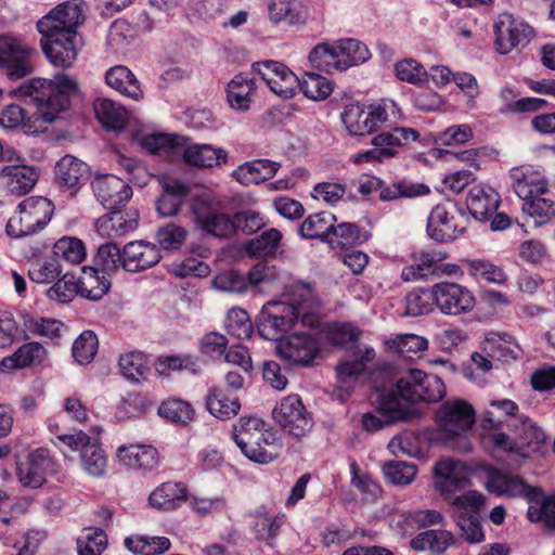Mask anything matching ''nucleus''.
<instances>
[{
    "label": "nucleus",
    "instance_id": "obj_55",
    "mask_svg": "<svg viewBox=\"0 0 555 555\" xmlns=\"http://www.w3.org/2000/svg\"><path fill=\"white\" fill-rule=\"evenodd\" d=\"M46 295L50 300L60 304L72 301L76 295H79L76 276L68 272L62 273V275L55 280L54 284L47 289Z\"/></svg>",
    "mask_w": 555,
    "mask_h": 555
},
{
    "label": "nucleus",
    "instance_id": "obj_63",
    "mask_svg": "<svg viewBox=\"0 0 555 555\" xmlns=\"http://www.w3.org/2000/svg\"><path fill=\"white\" fill-rule=\"evenodd\" d=\"M505 337L509 338L507 335H504V337L495 335L487 338L485 350L490 357L504 362L516 360L519 356V348L517 345L512 344Z\"/></svg>",
    "mask_w": 555,
    "mask_h": 555
},
{
    "label": "nucleus",
    "instance_id": "obj_18",
    "mask_svg": "<svg viewBox=\"0 0 555 555\" xmlns=\"http://www.w3.org/2000/svg\"><path fill=\"white\" fill-rule=\"evenodd\" d=\"M253 68L273 93L284 99L294 96L299 78L286 65L276 61H266L254 64Z\"/></svg>",
    "mask_w": 555,
    "mask_h": 555
},
{
    "label": "nucleus",
    "instance_id": "obj_22",
    "mask_svg": "<svg viewBox=\"0 0 555 555\" xmlns=\"http://www.w3.org/2000/svg\"><path fill=\"white\" fill-rule=\"evenodd\" d=\"M116 455L122 465L141 474L150 473L160 464L158 450L154 446L146 443L120 446L117 449Z\"/></svg>",
    "mask_w": 555,
    "mask_h": 555
},
{
    "label": "nucleus",
    "instance_id": "obj_56",
    "mask_svg": "<svg viewBox=\"0 0 555 555\" xmlns=\"http://www.w3.org/2000/svg\"><path fill=\"white\" fill-rule=\"evenodd\" d=\"M94 264L103 273L115 272L119 267L124 269V249L120 250L115 243H105L98 248Z\"/></svg>",
    "mask_w": 555,
    "mask_h": 555
},
{
    "label": "nucleus",
    "instance_id": "obj_44",
    "mask_svg": "<svg viewBox=\"0 0 555 555\" xmlns=\"http://www.w3.org/2000/svg\"><path fill=\"white\" fill-rule=\"evenodd\" d=\"M284 521V515H271L264 511H257L254 515L253 531L258 540L273 547L275 538Z\"/></svg>",
    "mask_w": 555,
    "mask_h": 555
},
{
    "label": "nucleus",
    "instance_id": "obj_3",
    "mask_svg": "<svg viewBox=\"0 0 555 555\" xmlns=\"http://www.w3.org/2000/svg\"><path fill=\"white\" fill-rule=\"evenodd\" d=\"M437 427L428 433L431 443L469 452L472 450L467 433L475 423L473 405L463 399L443 402L436 414Z\"/></svg>",
    "mask_w": 555,
    "mask_h": 555
},
{
    "label": "nucleus",
    "instance_id": "obj_21",
    "mask_svg": "<svg viewBox=\"0 0 555 555\" xmlns=\"http://www.w3.org/2000/svg\"><path fill=\"white\" fill-rule=\"evenodd\" d=\"M486 488L499 496L527 498L529 502L537 496L534 488L529 486L520 476L503 469L492 468L487 474Z\"/></svg>",
    "mask_w": 555,
    "mask_h": 555
},
{
    "label": "nucleus",
    "instance_id": "obj_45",
    "mask_svg": "<svg viewBox=\"0 0 555 555\" xmlns=\"http://www.w3.org/2000/svg\"><path fill=\"white\" fill-rule=\"evenodd\" d=\"M206 406L211 415L224 421L238 413L241 403L237 398H230L224 390L214 388L206 398Z\"/></svg>",
    "mask_w": 555,
    "mask_h": 555
},
{
    "label": "nucleus",
    "instance_id": "obj_5",
    "mask_svg": "<svg viewBox=\"0 0 555 555\" xmlns=\"http://www.w3.org/2000/svg\"><path fill=\"white\" fill-rule=\"evenodd\" d=\"M233 439L242 453L253 462L267 464L278 456L280 439L260 417H240L233 425Z\"/></svg>",
    "mask_w": 555,
    "mask_h": 555
},
{
    "label": "nucleus",
    "instance_id": "obj_28",
    "mask_svg": "<svg viewBox=\"0 0 555 555\" xmlns=\"http://www.w3.org/2000/svg\"><path fill=\"white\" fill-rule=\"evenodd\" d=\"M50 467L51 459L48 451L37 449L17 464V477L23 486L36 489L44 483Z\"/></svg>",
    "mask_w": 555,
    "mask_h": 555
},
{
    "label": "nucleus",
    "instance_id": "obj_58",
    "mask_svg": "<svg viewBox=\"0 0 555 555\" xmlns=\"http://www.w3.org/2000/svg\"><path fill=\"white\" fill-rule=\"evenodd\" d=\"M224 327L229 335L237 339L248 338L253 333L249 315L241 308H232L229 310L224 320Z\"/></svg>",
    "mask_w": 555,
    "mask_h": 555
},
{
    "label": "nucleus",
    "instance_id": "obj_25",
    "mask_svg": "<svg viewBox=\"0 0 555 555\" xmlns=\"http://www.w3.org/2000/svg\"><path fill=\"white\" fill-rule=\"evenodd\" d=\"M162 259L157 245L145 241L129 242L124 246V270L141 272L147 270Z\"/></svg>",
    "mask_w": 555,
    "mask_h": 555
},
{
    "label": "nucleus",
    "instance_id": "obj_49",
    "mask_svg": "<svg viewBox=\"0 0 555 555\" xmlns=\"http://www.w3.org/2000/svg\"><path fill=\"white\" fill-rule=\"evenodd\" d=\"M255 80L246 75H236L228 85L227 96L230 105L236 109H247L254 93Z\"/></svg>",
    "mask_w": 555,
    "mask_h": 555
},
{
    "label": "nucleus",
    "instance_id": "obj_4",
    "mask_svg": "<svg viewBox=\"0 0 555 555\" xmlns=\"http://www.w3.org/2000/svg\"><path fill=\"white\" fill-rule=\"evenodd\" d=\"M37 29L42 36L41 49L48 60L55 67H70L82 46L78 31L68 28L65 22L51 11L37 22Z\"/></svg>",
    "mask_w": 555,
    "mask_h": 555
},
{
    "label": "nucleus",
    "instance_id": "obj_12",
    "mask_svg": "<svg viewBox=\"0 0 555 555\" xmlns=\"http://www.w3.org/2000/svg\"><path fill=\"white\" fill-rule=\"evenodd\" d=\"M377 408L382 417L372 413H366L362 417L363 428L367 431H376L386 425L406 422L416 416L415 411L403 403L393 390L384 391L378 396Z\"/></svg>",
    "mask_w": 555,
    "mask_h": 555
},
{
    "label": "nucleus",
    "instance_id": "obj_39",
    "mask_svg": "<svg viewBox=\"0 0 555 555\" xmlns=\"http://www.w3.org/2000/svg\"><path fill=\"white\" fill-rule=\"evenodd\" d=\"M79 295L89 300L101 299L111 287V281L98 268H83L82 275L77 279Z\"/></svg>",
    "mask_w": 555,
    "mask_h": 555
},
{
    "label": "nucleus",
    "instance_id": "obj_59",
    "mask_svg": "<svg viewBox=\"0 0 555 555\" xmlns=\"http://www.w3.org/2000/svg\"><path fill=\"white\" fill-rule=\"evenodd\" d=\"M282 240V233L276 229L263 231L260 235L246 243V250L249 255L260 257L275 251Z\"/></svg>",
    "mask_w": 555,
    "mask_h": 555
},
{
    "label": "nucleus",
    "instance_id": "obj_62",
    "mask_svg": "<svg viewBox=\"0 0 555 555\" xmlns=\"http://www.w3.org/2000/svg\"><path fill=\"white\" fill-rule=\"evenodd\" d=\"M98 346L96 335L91 331H85L73 344V357L79 364H88L96 354Z\"/></svg>",
    "mask_w": 555,
    "mask_h": 555
},
{
    "label": "nucleus",
    "instance_id": "obj_14",
    "mask_svg": "<svg viewBox=\"0 0 555 555\" xmlns=\"http://www.w3.org/2000/svg\"><path fill=\"white\" fill-rule=\"evenodd\" d=\"M494 44L501 54H507L518 47H525L533 37V28L525 21L509 13L499 15L493 26Z\"/></svg>",
    "mask_w": 555,
    "mask_h": 555
},
{
    "label": "nucleus",
    "instance_id": "obj_35",
    "mask_svg": "<svg viewBox=\"0 0 555 555\" xmlns=\"http://www.w3.org/2000/svg\"><path fill=\"white\" fill-rule=\"evenodd\" d=\"M44 357V347L37 341H30L18 347L11 356L3 358L0 367L3 371L25 369L40 364Z\"/></svg>",
    "mask_w": 555,
    "mask_h": 555
},
{
    "label": "nucleus",
    "instance_id": "obj_24",
    "mask_svg": "<svg viewBox=\"0 0 555 555\" xmlns=\"http://www.w3.org/2000/svg\"><path fill=\"white\" fill-rule=\"evenodd\" d=\"M39 178L37 169L26 165H8L0 171V186L10 195L23 196L29 193Z\"/></svg>",
    "mask_w": 555,
    "mask_h": 555
},
{
    "label": "nucleus",
    "instance_id": "obj_32",
    "mask_svg": "<svg viewBox=\"0 0 555 555\" xmlns=\"http://www.w3.org/2000/svg\"><path fill=\"white\" fill-rule=\"evenodd\" d=\"M280 164L270 159H254L238 166L232 176L244 185L259 184L275 176Z\"/></svg>",
    "mask_w": 555,
    "mask_h": 555
},
{
    "label": "nucleus",
    "instance_id": "obj_61",
    "mask_svg": "<svg viewBox=\"0 0 555 555\" xmlns=\"http://www.w3.org/2000/svg\"><path fill=\"white\" fill-rule=\"evenodd\" d=\"M24 326L34 335L56 338L60 336L63 323L55 319L34 317L31 314L23 315Z\"/></svg>",
    "mask_w": 555,
    "mask_h": 555
},
{
    "label": "nucleus",
    "instance_id": "obj_9",
    "mask_svg": "<svg viewBox=\"0 0 555 555\" xmlns=\"http://www.w3.org/2000/svg\"><path fill=\"white\" fill-rule=\"evenodd\" d=\"M53 443L61 450V444L80 453L82 469L92 477H103L107 470V457L99 443L92 442L90 436L79 431L56 436Z\"/></svg>",
    "mask_w": 555,
    "mask_h": 555
},
{
    "label": "nucleus",
    "instance_id": "obj_17",
    "mask_svg": "<svg viewBox=\"0 0 555 555\" xmlns=\"http://www.w3.org/2000/svg\"><path fill=\"white\" fill-rule=\"evenodd\" d=\"M320 348V340L317 337L295 333L279 340L276 352L291 364L308 366L319 354Z\"/></svg>",
    "mask_w": 555,
    "mask_h": 555
},
{
    "label": "nucleus",
    "instance_id": "obj_8",
    "mask_svg": "<svg viewBox=\"0 0 555 555\" xmlns=\"http://www.w3.org/2000/svg\"><path fill=\"white\" fill-rule=\"evenodd\" d=\"M18 214L11 217L5 231L9 236L24 237L42 230L53 215L52 203L42 196L28 197L17 206Z\"/></svg>",
    "mask_w": 555,
    "mask_h": 555
},
{
    "label": "nucleus",
    "instance_id": "obj_33",
    "mask_svg": "<svg viewBox=\"0 0 555 555\" xmlns=\"http://www.w3.org/2000/svg\"><path fill=\"white\" fill-rule=\"evenodd\" d=\"M107 86L121 95L138 101L143 98V90L135 75L124 65L109 68L105 75Z\"/></svg>",
    "mask_w": 555,
    "mask_h": 555
},
{
    "label": "nucleus",
    "instance_id": "obj_16",
    "mask_svg": "<svg viewBox=\"0 0 555 555\" xmlns=\"http://www.w3.org/2000/svg\"><path fill=\"white\" fill-rule=\"evenodd\" d=\"M196 225L206 234L218 238L234 235L233 216L207 201H197L192 205Z\"/></svg>",
    "mask_w": 555,
    "mask_h": 555
},
{
    "label": "nucleus",
    "instance_id": "obj_19",
    "mask_svg": "<svg viewBox=\"0 0 555 555\" xmlns=\"http://www.w3.org/2000/svg\"><path fill=\"white\" fill-rule=\"evenodd\" d=\"M508 176L515 194L521 201L548 193L545 175L539 166L525 164L513 167Z\"/></svg>",
    "mask_w": 555,
    "mask_h": 555
},
{
    "label": "nucleus",
    "instance_id": "obj_31",
    "mask_svg": "<svg viewBox=\"0 0 555 555\" xmlns=\"http://www.w3.org/2000/svg\"><path fill=\"white\" fill-rule=\"evenodd\" d=\"M188 500V488L183 482L167 481L155 488L149 496L151 506L158 511L171 512Z\"/></svg>",
    "mask_w": 555,
    "mask_h": 555
},
{
    "label": "nucleus",
    "instance_id": "obj_2",
    "mask_svg": "<svg viewBox=\"0 0 555 555\" xmlns=\"http://www.w3.org/2000/svg\"><path fill=\"white\" fill-rule=\"evenodd\" d=\"M318 309L312 289L306 284H298L287 300L268 302L262 307L256 321L258 333L264 339L276 340L299 320L304 326L318 327Z\"/></svg>",
    "mask_w": 555,
    "mask_h": 555
},
{
    "label": "nucleus",
    "instance_id": "obj_7",
    "mask_svg": "<svg viewBox=\"0 0 555 555\" xmlns=\"http://www.w3.org/2000/svg\"><path fill=\"white\" fill-rule=\"evenodd\" d=\"M396 388L399 399L405 404L418 401L439 402L447 393L444 383L439 376L416 369H409L397 380Z\"/></svg>",
    "mask_w": 555,
    "mask_h": 555
},
{
    "label": "nucleus",
    "instance_id": "obj_52",
    "mask_svg": "<svg viewBox=\"0 0 555 555\" xmlns=\"http://www.w3.org/2000/svg\"><path fill=\"white\" fill-rule=\"evenodd\" d=\"M387 347L400 356L413 359L428 348V340L415 334H400L386 340Z\"/></svg>",
    "mask_w": 555,
    "mask_h": 555
},
{
    "label": "nucleus",
    "instance_id": "obj_30",
    "mask_svg": "<svg viewBox=\"0 0 555 555\" xmlns=\"http://www.w3.org/2000/svg\"><path fill=\"white\" fill-rule=\"evenodd\" d=\"M500 205L499 193L487 184L470 188L466 196V207L476 220H487Z\"/></svg>",
    "mask_w": 555,
    "mask_h": 555
},
{
    "label": "nucleus",
    "instance_id": "obj_41",
    "mask_svg": "<svg viewBox=\"0 0 555 555\" xmlns=\"http://www.w3.org/2000/svg\"><path fill=\"white\" fill-rule=\"evenodd\" d=\"M336 221L335 215L330 211L309 215L300 224L299 234L305 240L319 238L327 243L332 225Z\"/></svg>",
    "mask_w": 555,
    "mask_h": 555
},
{
    "label": "nucleus",
    "instance_id": "obj_26",
    "mask_svg": "<svg viewBox=\"0 0 555 555\" xmlns=\"http://www.w3.org/2000/svg\"><path fill=\"white\" fill-rule=\"evenodd\" d=\"M428 236L439 243L454 241L464 233L465 227H461L454 216L450 215L444 205H436L427 219Z\"/></svg>",
    "mask_w": 555,
    "mask_h": 555
},
{
    "label": "nucleus",
    "instance_id": "obj_47",
    "mask_svg": "<svg viewBox=\"0 0 555 555\" xmlns=\"http://www.w3.org/2000/svg\"><path fill=\"white\" fill-rule=\"evenodd\" d=\"M447 500L450 504L452 518H456V514L461 516L479 515L486 505V498L476 490H469L459 495H450Z\"/></svg>",
    "mask_w": 555,
    "mask_h": 555
},
{
    "label": "nucleus",
    "instance_id": "obj_50",
    "mask_svg": "<svg viewBox=\"0 0 555 555\" xmlns=\"http://www.w3.org/2000/svg\"><path fill=\"white\" fill-rule=\"evenodd\" d=\"M86 256V246L80 238L63 236L53 245V257L59 262L64 261L70 264H79L85 260Z\"/></svg>",
    "mask_w": 555,
    "mask_h": 555
},
{
    "label": "nucleus",
    "instance_id": "obj_10",
    "mask_svg": "<svg viewBox=\"0 0 555 555\" xmlns=\"http://www.w3.org/2000/svg\"><path fill=\"white\" fill-rule=\"evenodd\" d=\"M434 304L440 313L460 317L474 310L476 298L465 285L455 282H439L434 284Z\"/></svg>",
    "mask_w": 555,
    "mask_h": 555
},
{
    "label": "nucleus",
    "instance_id": "obj_13",
    "mask_svg": "<svg viewBox=\"0 0 555 555\" xmlns=\"http://www.w3.org/2000/svg\"><path fill=\"white\" fill-rule=\"evenodd\" d=\"M385 105L349 104L341 113V121L351 135H365L376 131L387 121Z\"/></svg>",
    "mask_w": 555,
    "mask_h": 555
},
{
    "label": "nucleus",
    "instance_id": "obj_1",
    "mask_svg": "<svg viewBox=\"0 0 555 555\" xmlns=\"http://www.w3.org/2000/svg\"><path fill=\"white\" fill-rule=\"evenodd\" d=\"M77 82L67 75L59 74L50 81L33 80L18 88L20 96L29 99L35 111L26 116L24 108L16 104L8 105L0 113V126L7 129L23 127L25 133L44 132L69 106L70 98L77 92Z\"/></svg>",
    "mask_w": 555,
    "mask_h": 555
},
{
    "label": "nucleus",
    "instance_id": "obj_53",
    "mask_svg": "<svg viewBox=\"0 0 555 555\" xmlns=\"http://www.w3.org/2000/svg\"><path fill=\"white\" fill-rule=\"evenodd\" d=\"M297 89L308 99L321 101L331 95L333 92V83L331 80L317 73H306L302 79H299Z\"/></svg>",
    "mask_w": 555,
    "mask_h": 555
},
{
    "label": "nucleus",
    "instance_id": "obj_40",
    "mask_svg": "<svg viewBox=\"0 0 555 555\" xmlns=\"http://www.w3.org/2000/svg\"><path fill=\"white\" fill-rule=\"evenodd\" d=\"M369 237L367 231L360 229L356 223L341 222L332 225L327 243L334 248L346 249L363 244Z\"/></svg>",
    "mask_w": 555,
    "mask_h": 555
},
{
    "label": "nucleus",
    "instance_id": "obj_48",
    "mask_svg": "<svg viewBox=\"0 0 555 555\" xmlns=\"http://www.w3.org/2000/svg\"><path fill=\"white\" fill-rule=\"evenodd\" d=\"M418 132L412 128L396 127L390 132H382L373 138L374 146L387 150L391 157L397 154L400 146L418 140Z\"/></svg>",
    "mask_w": 555,
    "mask_h": 555
},
{
    "label": "nucleus",
    "instance_id": "obj_37",
    "mask_svg": "<svg viewBox=\"0 0 555 555\" xmlns=\"http://www.w3.org/2000/svg\"><path fill=\"white\" fill-rule=\"evenodd\" d=\"M267 11L273 24L285 22L288 25H298L307 18V9L296 0H269Z\"/></svg>",
    "mask_w": 555,
    "mask_h": 555
},
{
    "label": "nucleus",
    "instance_id": "obj_27",
    "mask_svg": "<svg viewBox=\"0 0 555 555\" xmlns=\"http://www.w3.org/2000/svg\"><path fill=\"white\" fill-rule=\"evenodd\" d=\"M55 181L60 188L75 194L90 177V167L85 162L72 156H63L55 165Z\"/></svg>",
    "mask_w": 555,
    "mask_h": 555
},
{
    "label": "nucleus",
    "instance_id": "obj_57",
    "mask_svg": "<svg viewBox=\"0 0 555 555\" xmlns=\"http://www.w3.org/2000/svg\"><path fill=\"white\" fill-rule=\"evenodd\" d=\"M107 545V538L104 530L100 528L85 529L77 539L79 555H101Z\"/></svg>",
    "mask_w": 555,
    "mask_h": 555
},
{
    "label": "nucleus",
    "instance_id": "obj_6",
    "mask_svg": "<svg viewBox=\"0 0 555 555\" xmlns=\"http://www.w3.org/2000/svg\"><path fill=\"white\" fill-rule=\"evenodd\" d=\"M371 57L369 48L353 38L341 39L335 44L320 43L309 53L311 65L327 73L343 72L363 64Z\"/></svg>",
    "mask_w": 555,
    "mask_h": 555
},
{
    "label": "nucleus",
    "instance_id": "obj_29",
    "mask_svg": "<svg viewBox=\"0 0 555 555\" xmlns=\"http://www.w3.org/2000/svg\"><path fill=\"white\" fill-rule=\"evenodd\" d=\"M435 486L442 494H452L455 490L469 483L466 473L460 462L451 459L440 460L435 465Z\"/></svg>",
    "mask_w": 555,
    "mask_h": 555
},
{
    "label": "nucleus",
    "instance_id": "obj_43",
    "mask_svg": "<svg viewBox=\"0 0 555 555\" xmlns=\"http://www.w3.org/2000/svg\"><path fill=\"white\" fill-rule=\"evenodd\" d=\"M463 267L466 273L475 280H483L489 283L503 285L507 282L504 270L487 259H465Z\"/></svg>",
    "mask_w": 555,
    "mask_h": 555
},
{
    "label": "nucleus",
    "instance_id": "obj_46",
    "mask_svg": "<svg viewBox=\"0 0 555 555\" xmlns=\"http://www.w3.org/2000/svg\"><path fill=\"white\" fill-rule=\"evenodd\" d=\"M521 210L533 219L535 225H542L555 218V201L550 192L547 195H535L522 201Z\"/></svg>",
    "mask_w": 555,
    "mask_h": 555
},
{
    "label": "nucleus",
    "instance_id": "obj_15",
    "mask_svg": "<svg viewBox=\"0 0 555 555\" xmlns=\"http://www.w3.org/2000/svg\"><path fill=\"white\" fill-rule=\"evenodd\" d=\"M33 49L11 35H0V69L10 79H22L33 72Z\"/></svg>",
    "mask_w": 555,
    "mask_h": 555
},
{
    "label": "nucleus",
    "instance_id": "obj_23",
    "mask_svg": "<svg viewBox=\"0 0 555 555\" xmlns=\"http://www.w3.org/2000/svg\"><path fill=\"white\" fill-rule=\"evenodd\" d=\"M156 180L162 189V194L156 201L158 214L163 217L178 215L190 193V186L179 179L165 175L157 176Z\"/></svg>",
    "mask_w": 555,
    "mask_h": 555
},
{
    "label": "nucleus",
    "instance_id": "obj_64",
    "mask_svg": "<svg viewBox=\"0 0 555 555\" xmlns=\"http://www.w3.org/2000/svg\"><path fill=\"white\" fill-rule=\"evenodd\" d=\"M158 414L175 423L185 424L193 418L194 410L190 403L183 400L169 399L160 404Z\"/></svg>",
    "mask_w": 555,
    "mask_h": 555
},
{
    "label": "nucleus",
    "instance_id": "obj_11",
    "mask_svg": "<svg viewBox=\"0 0 555 555\" xmlns=\"http://www.w3.org/2000/svg\"><path fill=\"white\" fill-rule=\"evenodd\" d=\"M273 417L284 431L304 437L311 431L313 420L298 395L284 397L273 409Z\"/></svg>",
    "mask_w": 555,
    "mask_h": 555
},
{
    "label": "nucleus",
    "instance_id": "obj_38",
    "mask_svg": "<svg viewBox=\"0 0 555 555\" xmlns=\"http://www.w3.org/2000/svg\"><path fill=\"white\" fill-rule=\"evenodd\" d=\"M118 364L121 375L131 383L147 379L152 372L146 354L139 350L122 353Z\"/></svg>",
    "mask_w": 555,
    "mask_h": 555
},
{
    "label": "nucleus",
    "instance_id": "obj_51",
    "mask_svg": "<svg viewBox=\"0 0 555 555\" xmlns=\"http://www.w3.org/2000/svg\"><path fill=\"white\" fill-rule=\"evenodd\" d=\"M452 542L453 535L449 531L426 530L412 539L411 546L415 551H431L435 553H442Z\"/></svg>",
    "mask_w": 555,
    "mask_h": 555
},
{
    "label": "nucleus",
    "instance_id": "obj_54",
    "mask_svg": "<svg viewBox=\"0 0 555 555\" xmlns=\"http://www.w3.org/2000/svg\"><path fill=\"white\" fill-rule=\"evenodd\" d=\"M383 474L389 483L404 487L414 480L417 467L412 463L389 461L383 465Z\"/></svg>",
    "mask_w": 555,
    "mask_h": 555
},
{
    "label": "nucleus",
    "instance_id": "obj_34",
    "mask_svg": "<svg viewBox=\"0 0 555 555\" xmlns=\"http://www.w3.org/2000/svg\"><path fill=\"white\" fill-rule=\"evenodd\" d=\"M183 159L195 167L212 168L227 164L228 152L210 144H191L184 149Z\"/></svg>",
    "mask_w": 555,
    "mask_h": 555
},
{
    "label": "nucleus",
    "instance_id": "obj_42",
    "mask_svg": "<svg viewBox=\"0 0 555 555\" xmlns=\"http://www.w3.org/2000/svg\"><path fill=\"white\" fill-rule=\"evenodd\" d=\"M94 112L99 121L107 129H124L128 112L113 100L100 98L94 102Z\"/></svg>",
    "mask_w": 555,
    "mask_h": 555
},
{
    "label": "nucleus",
    "instance_id": "obj_60",
    "mask_svg": "<svg viewBox=\"0 0 555 555\" xmlns=\"http://www.w3.org/2000/svg\"><path fill=\"white\" fill-rule=\"evenodd\" d=\"M434 285L427 289L411 292L405 297V314L409 317H420L433 310Z\"/></svg>",
    "mask_w": 555,
    "mask_h": 555
},
{
    "label": "nucleus",
    "instance_id": "obj_20",
    "mask_svg": "<svg viewBox=\"0 0 555 555\" xmlns=\"http://www.w3.org/2000/svg\"><path fill=\"white\" fill-rule=\"evenodd\" d=\"M96 199L106 209H117L132 197L131 186L115 175H100L91 182Z\"/></svg>",
    "mask_w": 555,
    "mask_h": 555
},
{
    "label": "nucleus",
    "instance_id": "obj_36",
    "mask_svg": "<svg viewBox=\"0 0 555 555\" xmlns=\"http://www.w3.org/2000/svg\"><path fill=\"white\" fill-rule=\"evenodd\" d=\"M375 184L379 192L378 197L384 202L424 196L430 192L428 185L405 179L395 181L391 184H386L380 180H376Z\"/></svg>",
    "mask_w": 555,
    "mask_h": 555
}]
</instances>
